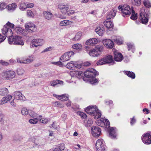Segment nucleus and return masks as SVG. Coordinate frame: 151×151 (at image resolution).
Wrapping results in <instances>:
<instances>
[{"label": "nucleus", "mask_w": 151, "mask_h": 151, "mask_svg": "<svg viewBox=\"0 0 151 151\" xmlns=\"http://www.w3.org/2000/svg\"><path fill=\"white\" fill-rule=\"evenodd\" d=\"M74 53L73 51H68L64 53L61 57H71L74 56Z\"/></svg>", "instance_id": "obj_38"}, {"label": "nucleus", "mask_w": 151, "mask_h": 151, "mask_svg": "<svg viewBox=\"0 0 151 151\" xmlns=\"http://www.w3.org/2000/svg\"><path fill=\"white\" fill-rule=\"evenodd\" d=\"M140 19L143 24H146L148 21L147 15L145 13L144 8L141 9L140 12Z\"/></svg>", "instance_id": "obj_9"}, {"label": "nucleus", "mask_w": 151, "mask_h": 151, "mask_svg": "<svg viewBox=\"0 0 151 151\" xmlns=\"http://www.w3.org/2000/svg\"><path fill=\"white\" fill-rule=\"evenodd\" d=\"M6 118L3 114L0 113V122L1 124H4L6 122Z\"/></svg>", "instance_id": "obj_41"}, {"label": "nucleus", "mask_w": 151, "mask_h": 151, "mask_svg": "<svg viewBox=\"0 0 151 151\" xmlns=\"http://www.w3.org/2000/svg\"><path fill=\"white\" fill-rule=\"evenodd\" d=\"M21 113L23 115L26 116L29 113L28 110L26 108L24 107L22 109Z\"/></svg>", "instance_id": "obj_43"}, {"label": "nucleus", "mask_w": 151, "mask_h": 151, "mask_svg": "<svg viewBox=\"0 0 151 151\" xmlns=\"http://www.w3.org/2000/svg\"><path fill=\"white\" fill-rule=\"evenodd\" d=\"M112 51L114 57H123L121 53L118 52L115 49H113Z\"/></svg>", "instance_id": "obj_40"}, {"label": "nucleus", "mask_w": 151, "mask_h": 151, "mask_svg": "<svg viewBox=\"0 0 151 151\" xmlns=\"http://www.w3.org/2000/svg\"><path fill=\"white\" fill-rule=\"evenodd\" d=\"M57 148L59 149L60 151H63L65 149V145L63 144H61L59 145L58 147Z\"/></svg>", "instance_id": "obj_55"}, {"label": "nucleus", "mask_w": 151, "mask_h": 151, "mask_svg": "<svg viewBox=\"0 0 151 151\" xmlns=\"http://www.w3.org/2000/svg\"><path fill=\"white\" fill-rule=\"evenodd\" d=\"M101 129L98 127L93 126L91 128V133L94 137L99 136L101 133Z\"/></svg>", "instance_id": "obj_12"}, {"label": "nucleus", "mask_w": 151, "mask_h": 151, "mask_svg": "<svg viewBox=\"0 0 151 151\" xmlns=\"http://www.w3.org/2000/svg\"><path fill=\"white\" fill-rule=\"evenodd\" d=\"M82 35V33L81 32H78L76 34L75 37L73 39V40H79Z\"/></svg>", "instance_id": "obj_42"}, {"label": "nucleus", "mask_w": 151, "mask_h": 151, "mask_svg": "<svg viewBox=\"0 0 151 151\" xmlns=\"http://www.w3.org/2000/svg\"><path fill=\"white\" fill-rule=\"evenodd\" d=\"M72 48L76 50H80L81 48V45L80 44H76L73 45Z\"/></svg>", "instance_id": "obj_47"}, {"label": "nucleus", "mask_w": 151, "mask_h": 151, "mask_svg": "<svg viewBox=\"0 0 151 151\" xmlns=\"http://www.w3.org/2000/svg\"><path fill=\"white\" fill-rule=\"evenodd\" d=\"M96 124L99 126L102 127H105V124L104 121V119L101 118L100 119L96 121Z\"/></svg>", "instance_id": "obj_34"}, {"label": "nucleus", "mask_w": 151, "mask_h": 151, "mask_svg": "<svg viewBox=\"0 0 151 151\" xmlns=\"http://www.w3.org/2000/svg\"><path fill=\"white\" fill-rule=\"evenodd\" d=\"M131 13H132V14L130 17L131 19L134 20L137 19V14L135 13L134 10L132 11Z\"/></svg>", "instance_id": "obj_44"}, {"label": "nucleus", "mask_w": 151, "mask_h": 151, "mask_svg": "<svg viewBox=\"0 0 151 151\" xmlns=\"http://www.w3.org/2000/svg\"><path fill=\"white\" fill-rule=\"evenodd\" d=\"M104 24L106 27L109 31L111 30L113 28L114 25L113 23L109 21H106L104 22Z\"/></svg>", "instance_id": "obj_24"}, {"label": "nucleus", "mask_w": 151, "mask_h": 151, "mask_svg": "<svg viewBox=\"0 0 151 151\" xmlns=\"http://www.w3.org/2000/svg\"><path fill=\"white\" fill-rule=\"evenodd\" d=\"M2 78L5 79H11L14 78L15 73L13 71H8L2 72L1 74Z\"/></svg>", "instance_id": "obj_7"}, {"label": "nucleus", "mask_w": 151, "mask_h": 151, "mask_svg": "<svg viewBox=\"0 0 151 151\" xmlns=\"http://www.w3.org/2000/svg\"><path fill=\"white\" fill-rule=\"evenodd\" d=\"M8 89L5 88H0V95L4 96L8 93Z\"/></svg>", "instance_id": "obj_36"}, {"label": "nucleus", "mask_w": 151, "mask_h": 151, "mask_svg": "<svg viewBox=\"0 0 151 151\" xmlns=\"http://www.w3.org/2000/svg\"><path fill=\"white\" fill-rule=\"evenodd\" d=\"M103 49V47L102 45H98L96 47V49H93L90 50L89 54L92 57H97L98 55L101 53Z\"/></svg>", "instance_id": "obj_5"}, {"label": "nucleus", "mask_w": 151, "mask_h": 151, "mask_svg": "<svg viewBox=\"0 0 151 151\" xmlns=\"http://www.w3.org/2000/svg\"><path fill=\"white\" fill-rule=\"evenodd\" d=\"M85 111L88 114L94 116V118L97 119L100 118L101 115V111L99 110L96 106H90L85 109Z\"/></svg>", "instance_id": "obj_1"}, {"label": "nucleus", "mask_w": 151, "mask_h": 151, "mask_svg": "<svg viewBox=\"0 0 151 151\" xmlns=\"http://www.w3.org/2000/svg\"><path fill=\"white\" fill-rule=\"evenodd\" d=\"M59 9L60 10V12L63 14H66L68 13L69 11V7L67 5H64L63 4H60L58 6Z\"/></svg>", "instance_id": "obj_13"}, {"label": "nucleus", "mask_w": 151, "mask_h": 151, "mask_svg": "<svg viewBox=\"0 0 151 151\" xmlns=\"http://www.w3.org/2000/svg\"><path fill=\"white\" fill-rule=\"evenodd\" d=\"M144 4L147 8H149L151 6V4L148 0H145L144 1Z\"/></svg>", "instance_id": "obj_49"}, {"label": "nucleus", "mask_w": 151, "mask_h": 151, "mask_svg": "<svg viewBox=\"0 0 151 151\" xmlns=\"http://www.w3.org/2000/svg\"><path fill=\"white\" fill-rule=\"evenodd\" d=\"M116 12V11L115 10L113 9L109 12L106 16L107 19H113L115 16Z\"/></svg>", "instance_id": "obj_25"}, {"label": "nucleus", "mask_w": 151, "mask_h": 151, "mask_svg": "<svg viewBox=\"0 0 151 151\" xmlns=\"http://www.w3.org/2000/svg\"><path fill=\"white\" fill-rule=\"evenodd\" d=\"M102 42L104 46L109 48H112L114 45L113 41L109 39H105Z\"/></svg>", "instance_id": "obj_16"}, {"label": "nucleus", "mask_w": 151, "mask_h": 151, "mask_svg": "<svg viewBox=\"0 0 151 151\" xmlns=\"http://www.w3.org/2000/svg\"><path fill=\"white\" fill-rule=\"evenodd\" d=\"M91 64V62L90 61H88L84 62L82 63L83 65L86 66H90Z\"/></svg>", "instance_id": "obj_64"}, {"label": "nucleus", "mask_w": 151, "mask_h": 151, "mask_svg": "<svg viewBox=\"0 0 151 151\" xmlns=\"http://www.w3.org/2000/svg\"><path fill=\"white\" fill-rule=\"evenodd\" d=\"M113 57H104L99 60L97 63V65H102L104 64L111 63V64H114Z\"/></svg>", "instance_id": "obj_6"}, {"label": "nucleus", "mask_w": 151, "mask_h": 151, "mask_svg": "<svg viewBox=\"0 0 151 151\" xmlns=\"http://www.w3.org/2000/svg\"><path fill=\"white\" fill-rule=\"evenodd\" d=\"M40 119L37 117H34L33 119H31L29 120V122L32 124H35L39 121Z\"/></svg>", "instance_id": "obj_37"}, {"label": "nucleus", "mask_w": 151, "mask_h": 151, "mask_svg": "<svg viewBox=\"0 0 151 151\" xmlns=\"http://www.w3.org/2000/svg\"><path fill=\"white\" fill-rule=\"evenodd\" d=\"M69 60V57H60V61H58L57 62H54L52 63L55 65H59L60 66H61L63 65L62 62H65Z\"/></svg>", "instance_id": "obj_23"}, {"label": "nucleus", "mask_w": 151, "mask_h": 151, "mask_svg": "<svg viewBox=\"0 0 151 151\" xmlns=\"http://www.w3.org/2000/svg\"><path fill=\"white\" fill-rule=\"evenodd\" d=\"M44 43L43 40L42 39H36L33 40L32 41V46L37 47L38 46L42 45Z\"/></svg>", "instance_id": "obj_18"}, {"label": "nucleus", "mask_w": 151, "mask_h": 151, "mask_svg": "<svg viewBox=\"0 0 151 151\" xmlns=\"http://www.w3.org/2000/svg\"><path fill=\"white\" fill-rule=\"evenodd\" d=\"M77 114L78 115L80 116L83 119L86 118L87 117V116L84 113L79 112L77 113Z\"/></svg>", "instance_id": "obj_53"}, {"label": "nucleus", "mask_w": 151, "mask_h": 151, "mask_svg": "<svg viewBox=\"0 0 151 151\" xmlns=\"http://www.w3.org/2000/svg\"><path fill=\"white\" fill-rule=\"evenodd\" d=\"M17 7V5L15 3H14L8 5L6 7L7 9L9 11H14L15 10Z\"/></svg>", "instance_id": "obj_28"}, {"label": "nucleus", "mask_w": 151, "mask_h": 151, "mask_svg": "<svg viewBox=\"0 0 151 151\" xmlns=\"http://www.w3.org/2000/svg\"><path fill=\"white\" fill-rule=\"evenodd\" d=\"M0 64L4 66H7L9 64V63L3 60H1L0 61Z\"/></svg>", "instance_id": "obj_60"}, {"label": "nucleus", "mask_w": 151, "mask_h": 151, "mask_svg": "<svg viewBox=\"0 0 151 151\" xmlns=\"http://www.w3.org/2000/svg\"><path fill=\"white\" fill-rule=\"evenodd\" d=\"M29 115L33 118L37 117V115L34 112L32 111H30L29 112Z\"/></svg>", "instance_id": "obj_52"}, {"label": "nucleus", "mask_w": 151, "mask_h": 151, "mask_svg": "<svg viewBox=\"0 0 151 151\" xmlns=\"http://www.w3.org/2000/svg\"><path fill=\"white\" fill-rule=\"evenodd\" d=\"M8 101L6 97H4L0 101V105H2L5 104Z\"/></svg>", "instance_id": "obj_58"}, {"label": "nucleus", "mask_w": 151, "mask_h": 151, "mask_svg": "<svg viewBox=\"0 0 151 151\" xmlns=\"http://www.w3.org/2000/svg\"><path fill=\"white\" fill-rule=\"evenodd\" d=\"M17 60L18 63L24 64L30 63L33 60L31 58V57L29 58L26 57H20L18 58Z\"/></svg>", "instance_id": "obj_14"}, {"label": "nucleus", "mask_w": 151, "mask_h": 151, "mask_svg": "<svg viewBox=\"0 0 151 151\" xmlns=\"http://www.w3.org/2000/svg\"><path fill=\"white\" fill-rule=\"evenodd\" d=\"M98 42V40L96 38L91 39L87 41L86 44L88 45H93L97 44Z\"/></svg>", "instance_id": "obj_26"}, {"label": "nucleus", "mask_w": 151, "mask_h": 151, "mask_svg": "<svg viewBox=\"0 0 151 151\" xmlns=\"http://www.w3.org/2000/svg\"><path fill=\"white\" fill-rule=\"evenodd\" d=\"M73 22H72L69 20H65L61 21L60 22L59 25L60 26H62L71 25L73 24Z\"/></svg>", "instance_id": "obj_30"}, {"label": "nucleus", "mask_w": 151, "mask_h": 151, "mask_svg": "<svg viewBox=\"0 0 151 151\" xmlns=\"http://www.w3.org/2000/svg\"><path fill=\"white\" fill-rule=\"evenodd\" d=\"M36 14V12L35 11L32 12L30 10L27 11V15L29 17L33 18Z\"/></svg>", "instance_id": "obj_31"}, {"label": "nucleus", "mask_w": 151, "mask_h": 151, "mask_svg": "<svg viewBox=\"0 0 151 151\" xmlns=\"http://www.w3.org/2000/svg\"><path fill=\"white\" fill-rule=\"evenodd\" d=\"M55 106L59 108H63L64 106L63 104H61L59 101H56L55 102Z\"/></svg>", "instance_id": "obj_54"}, {"label": "nucleus", "mask_w": 151, "mask_h": 151, "mask_svg": "<svg viewBox=\"0 0 151 151\" xmlns=\"http://www.w3.org/2000/svg\"><path fill=\"white\" fill-rule=\"evenodd\" d=\"M109 135L112 139L115 138L116 136V132L113 127H111L109 130Z\"/></svg>", "instance_id": "obj_29"}, {"label": "nucleus", "mask_w": 151, "mask_h": 151, "mask_svg": "<svg viewBox=\"0 0 151 151\" xmlns=\"http://www.w3.org/2000/svg\"><path fill=\"white\" fill-rule=\"evenodd\" d=\"M66 67L68 69H70L74 67L78 68H80L81 67V65L80 64H78V63L77 62H74L71 61L68 63L66 65Z\"/></svg>", "instance_id": "obj_17"}, {"label": "nucleus", "mask_w": 151, "mask_h": 151, "mask_svg": "<svg viewBox=\"0 0 151 151\" xmlns=\"http://www.w3.org/2000/svg\"><path fill=\"white\" fill-rule=\"evenodd\" d=\"M96 151H105L104 142L102 139H98L96 143Z\"/></svg>", "instance_id": "obj_8"}, {"label": "nucleus", "mask_w": 151, "mask_h": 151, "mask_svg": "<svg viewBox=\"0 0 151 151\" xmlns=\"http://www.w3.org/2000/svg\"><path fill=\"white\" fill-rule=\"evenodd\" d=\"M24 42L22 40L21 37L15 36V40L14 43V45H24Z\"/></svg>", "instance_id": "obj_22"}, {"label": "nucleus", "mask_w": 151, "mask_h": 151, "mask_svg": "<svg viewBox=\"0 0 151 151\" xmlns=\"http://www.w3.org/2000/svg\"><path fill=\"white\" fill-rule=\"evenodd\" d=\"M8 101L6 97H4L0 101V105H2L5 104Z\"/></svg>", "instance_id": "obj_59"}, {"label": "nucleus", "mask_w": 151, "mask_h": 151, "mask_svg": "<svg viewBox=\"0 0 151 151\" xmlns=\"http://www.w3.org/2000/svg\"><path fill=\"white\" fill-rule=\"evenodd\" d=\"M53 95L54 96L57 98L59 100L62 101H66L68 100V95L66 94L61 95H58L54 94Z\"/></svg>", "instance_id": "obj_19"}, {"label": "nucleus", "mask_w": 151, "mask_h": 151, "mask_svg": "<svg viewBox=\"0 0 151 151\" xmlns=\"http://www.w3.org/2000/svg\"><path fill=\"white\" fill-rule=\"evenodd\" d=\"M39 120L41 123L43 124L46 123L48 122V119L45 118H42L40 119Z\"/></svg>", "instance_id": "obj_61"}, {"label": "nucleus", "mask_w": 151, "mask_h": 151, "mask_svg": "<svg viewBox=\"0 0 151 151\" xmlns=\"http://www.w3.org/2000/svg\"><path fill=\"white\" fill-rule=\"evenodd\" d=\"M114 41L116 43L120 45L122 43L123 40L121 38H117L116 39H114Z\"/></svg>", "instance_id": "obj_50"}, {"label": "nucleus", "mask_w": 151, "mask_h": 151, "mask_svg": "<svg viewBox=\"0 0 151 151\" xmlns=\"http://www.w3.org/2000/svg\"><path fill=\"white\" fill-rule=\"evenodd\" d=\"M6 4L4 2L0 3V10L2 11L6 8Z\"/></svg>", "instance_id": "obj_48"}, {"label": "nucleus", "mask_w": 151, "mask_h": 151, "mask_svg": "<svg viewBox=\"0 0 151 151\" xmlns=\"http://www.w3.org/2000/svg\"><path fill=\"white\" fill-rule=\"evenodd\" d=\"M104 121L105 123V126L106 128H109L110 127V123L109 121L107 119H104Z\"/></svg>", "instance_id": "obj_57"}, {"label": "nucleus", "mask_w": 151, "mask_h": 151, "mask_svg": "<svg viewBox=\"0 0 151 151\" xmlns=\"http://www.w3.org/2000/svg\"><path fill=\"white\" fill-rule=\"evenodd\" d=\"M25 26L26 29L29 32H35L37 30L36 26L32 22H27Z\"/></svg>", "instance_id": "obj_10"}, {"label": "nucleus", "mask_w": 151, "mask_h": 151, "mask_svg": "<svg viewBox=\"0 0 151 151\" xmlns=\"http://www.w3.org/2000/svg\"><path fill=\"white\" fill-rule=\"evenodd\" d=\"M12 35H8L9 37L8 39V42L10 44H14L15 40V36H12Z\"/></svg>", "instance_id": "obj_35"}, {"label": "nucleus", "mask_w": 151, "mask_h": 151, "mask_svg": "<svg viewBox=\"0 0 151 151\" xmlns=\"http://www.w3.org/2000/svg\"><path fill=\"white\" fill-rule=\"evenodd\" d=\"M15 99L17 100L20 101H25L26 98L19 91H16L14 93Z\"/></svg>", "instance_id": "obj_15"}, {"label": "nucleus", "mask_w": 151, "mask_h": 151, "mask_svg": "<svg viewBox=\"0 0 151 151\" xmlns=\"http://www.w3.org/2000/svg\"><path fill=\"white\" fill-rule=\"evenodd\" d=\"M132 2L134 5L138 6L140 5L141 4V0H133Z\"/></svg>", "instance_id": "obj_56"}, {"label": "nucleus", "mask_w": 151, "mask_h": 151, "mask_svg": "<svg viewBox=\"0 0 151 151\" xmlns=\"http://www.w3.org/2000/svg\"><path fill=\"white\" fill-rule=\"evenodd\" d=\"M142 140L145 144H151V134L147 133L144 134L142 137Z\"/></svg>", "instance_id": "obj_11"}, {"label": "nucleus", "mask_w": 151, "mask_h": 151, "mask_svg": "<svg viewBox=\"0 0 151 151\" xmlns=\"http://www.w3.org/2000/svg\"><path fill=\"white\" fill-rule=\"evenodd\" d=\"M93 123V121L92 119H89L87 122L86 126L87 127H88L91 126Z\"/></svg>", "instance_id": "obj_62"}, {"label": "nucleus", "mask_w": 151, "mask_h": 151, "mask_svg": "<svg viewBox=\"0 0 151 151\" xmlns=\"http://www.w3.org/2000/svg\"><path fill=\"white\" fill-rule=\"evenodd\" d=\"M43 14L44 18L48 20H51L52 18L53 15L50 11H44Z\"/></svg>", "instance_id": "obj_20"}, {"label": "nucleus", "mask_w": 151, "mask_h": 151, "mask_svg": "<svg viewBox=\"0 0 151 151\" xmlns=\"http://www.w3.org/2000/svg\"><path fill=\"white\" fill-rule=\"evenodd\" d=\"M124 72L127 76L131 78L132 79H134L135 78V74L134 73L132 72L128 71H124Z\"/></svg>", "instance_id": "obj_33"}, {"label": "nucleus", "mask_w": 151, "mask_h": 151, "mask_svg": "<svg viewBox=\"0 0 151 151\" xmlns=\"http://www.w3.org/2000/svg\"><path fill=\"white\" fill-rule=\"evenodd\" d=\"M18 5L19 9L22 11H24L27 8L26 3L21 2L19 3Z\"/></svg>", "instance_id": "obj_32"}, {"label": "nucleus", "mask_w": 151, "mask_h": 151, "mask_svg": "<svg viewBox=\"0 0 151 151\" xmlns=\"http://www.w3.org/2000/svg\"><path fill=\"white\" fill-rule=\"evenodd\" d=\"M24 73V70L22 68H19L17 70V73L18 75H22Z\"/></svg>", "instance_id": "obj_46"}, {"label": "nucleus", "mask_w": 151, "mask_h": 151, "mask_svg": "<svg viewBox=\"0 0 151 151\" xmlns=\"http://www.w3.org/2000/svg\"><path fill=\"white\" fill-rule=\"evenodd\" d=\"M96 32L100 36H102L104 32V28L103 25L97 27L95 30Z\"/></svg>", "instance_id": "obj_21"}, {"label": "nucleus", "mask_w": 151, "mask_h": 151, "mask_svg": "<svg viewBox=\"0 0 151 151\" xmlns=\"http://www.w3.org/2000/svg\"><path fill=\"white\" fill-rule=\"evenodd\" d=\"M63 81L58 80H54L50 82V85L53 87H54L58 84L63 85Z\"/></svg>", "instance_id": "obj_27"}, {"label": "nucleus", "mask_w": 151, "mask_h": 151, "mask_svg": "<svg viewBox=\"0 0 151 151\" xmlns=\"http://www.w3.org/2000/svg\"><path fill=\"white\" fill-rule=\"evenodd\" d=\"M84 74L86 77L92 78V80L90 81L91 84H95L99 82L98 79L94 78L95 77L99 75L98 72L95 69L91 68L88 70L84 73Z\"/></svg>", "instance_id": "obj_2"}, {"label": "nucleus", "mask_w": 151, "mask_h": 151, "mask_svg": "<svg viewBox=\"0 0 151 151\" xmlns=\"http://www.w3.org/2000/svg\"><path fill=\"white\" fill-rule=\"evenodd\" d=\"M14 26V24L8 22L6 24L4 25L3 28L2 29V34L6 37L9 35L10 36L12 35L13 33L12 30L9 27L13 29Z\"/></svg>", "instance_id": "obj_3"}, {"label": "nucleus", "mask_w": 151, "mask_h": 151, "mask_svg": "<svg viewBox=\"0 0 151 151\" xmlns=\"http://www.w3.org/2000/svg\"><path fill=\"white\" fill-rule=\"evenodd\" d=\"M118 9L121 11L123 14L122 16L124 17L125 16L124 15H130L132 11L133 10L132 9H131L130 6L127 5H124L123 6H119L118 7Z\"/></svg>", "instance_id": "obj_4"}, {"label": "nucleus", "mask_w": 151, "mask_h": 151, "mask_svg": "<svg viewBox=\"0 0 151 151\" xmlns=\"http://www.w3.org/2000/svg\"><path fill=\"white\" fill-rule=\"evenodd\" d=\"M15 31L18 33H22L23 32V29L20 27H17L15 28Z\"/></svg>", "instance_id": "obj_51"}, {"label": "nucleus", "mask_w": 151, "mask_h": 151, "mask_svg": "<svg viewBox=\"0 0 151 151\" xmlns=\"http://www.w3.org/2000/svg\"><path fill=\"white\" fill-rule=\"evenodd\" d=\"M76 77L79 78H81L83 75V72L81 71H76Z\"/></svg>", "instance_id": "obj_45"}, {"label": "nucleus", "mask_w": 151, "mask_h": 151, "mask_svg": "<svg viewBox=\"0 0 151 151\" xmlns=\"http://www.w3.org/2000/svg\"><path fill=\"white\" fill-rule=\"evenodd\" d=\"M128 50H131L132 52H133V51L134 50L135 47L134 45L132 43H128L127 44Z\"/></svg>", "instance_id": "obj_39"}, {"label": "nucleus", "mask_w": 151, "mask_h": 151, "mask_svg": "<svg viewBox=\"0 0 151 151\" xmlns=\"http://www.w3.org/2000/svg\"><path fill=\"white\" fill-rule=\"evenodd\" d=\"M114 61L117 62H120L124 59V57H114Z\"/></svg>", "instance_id": "obj_63"}]
</instances>
